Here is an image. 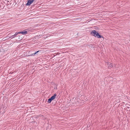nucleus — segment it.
I'll list each match as a JSON object with an SVG mask.
<instances>
[{
  "instance_id": "obj_1",
  "label": "nucleus",
  "mask_w": 130,
  "mask_h": 130,
  "mask_svg": "<svg viewBox=\"0 0 130 130\" xmlns=\"http://www.w3.org/2000/svg\"><path fill=\"white\" fill-rule=\"evenodd\" d=\"M90 34L92 36L97 37L98 38H104L103 37L100 35L99 33L95 30H93L91 32Z\"/></svg>"
},
{
  "instance_id": "obj_2",
  "label": "nucleus",
  "mask_w": 130,
  "mask_h": 130,
  "mask_svg": "<svg viewBox=\"0 0 130 130\" xmlns=\"http://www.w3.org/2000/svg\"><path fill=\"white\" fill-rule=\"evenodd\" d=\"M35 0H28L27 1V3L26 4V5H30Z\"/></svg>"
},
{
  "instance_id": "obj_3",
  "label": "nucleus",
  "mask_w": 130,
  "mask_h": 130,
  "mask_svg": "<svg viewBox=\"0 0 130 130\" xmlns=\"http://www.w3.org/2000/svg\"><path fill=\"white\" fill-rule=\"evenodd\" d=\"M18 32H16L14 35H11L9 37V39H11L14 38V37H16V36L18 35Z\"/></svg>"
},
{
  "instance_id": "obj_4",
  "label": "nucleus",
  "mask_w": 130,
  "mask_h": 130,
  "mask_svg": "<svg viewBox=\"0 0 130 130\" xmlns=\"http://www.w3.org/2000/svg\"><path fill=\"white\" fill-rule=\"evenodd\" d=\"M27 31L24 30L20 32H18V34H21L23 35L27 34Z\"/></svg>"
},
{
  "instance_id": "obj_5",
  "label": "nucleus",
  "mask_w": 130,
  "mask_h": 130,
  "mask_svg": "<svg viewBox=\"0 0 130 130\" xmlns=\"http://www.w3.org/2000/svg\"><path fill=\"white\" fill-rule=\"evenodd\" d=\"M40 35H37L35 36L32 38L33 40H37L40 38Z\"/></svg>"
},
{
  "instance_id": "obj_6",
  "label": "nucleus",
  "mask_w": 130,
  "mask_h": 130,
  "mask_svg": "<svg viewBox=\"0 0 130 130\" xmlns=\"http://www.w3.org/2000/svg\"><path fill=\"white\" fill-rule=\"evenodd\" d=\"M40 51H35V52L34 53H32V54L29 55V56H34L37 53Z\"/></svg>"
},
{
  "instance_id": "obj_7",
  "label": "nucleus",
  "mask_w": 130,
  "mask_h": 130,
  "mask_svg": "<svg viewBox=\"0 0 130 130\" xmlns=\"http://www.w3.org/2000/svg\"><path fill=\"white\" fill-rule=\"evenodd\" d=\"M107 63V64L108 65V67L110 68H111L113 67V65L111 63L108 62Z\"/></svg>"
},
{
  "instance_id": "obj_8",
  "label": "nucleus",
  "mask_w": 130,
  "mask_h": 130,
  "mask_svg": "<svg viewBox=\"0 0 130 130\" xmlns=\"http://www.w3.org/2000/svg\"><path fill=\"white\" fill-rule=\"evenodd\" d=\"M56 94L55 93L50 98L52 100H53L55 98V97L56 96Z\"/></svg>"
},
{
  "instance_id": "obj_9",
  "label": "nucleus",
  "mask_w": 130,
  "mask_h": 130,
  "mask_svg": "<svg viewBox=\"0 0 130 130\" xmlns=\"http://www.w3.org/2000/svg\"><path fill=\"white\" fill-rule=\"evenodd\" d=\"M52 100L51 99V98H50L48 100L47 102H48V103H51Z\"/></svg>"
},
{
  "instance_id": "obj_10",
  "label": "nucleus",
  "mask_w": 130,
  "mask_h": 130,
  "mask_svg": "<svg viewBox=\"0 0 130 130\" xmlns=\"http://www.w3.org/2000/svg\"><path fill=\"white\" fill-rule=\"evenodd\" d=\"M54 85H55V86H54V89H56L57 88L56 87V86L55 85V84H54Z\"/></svg>"
}]
</instances>
